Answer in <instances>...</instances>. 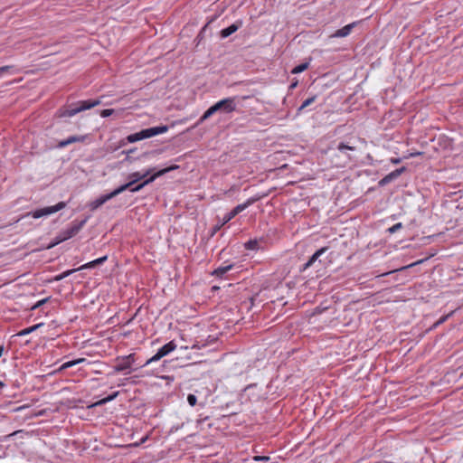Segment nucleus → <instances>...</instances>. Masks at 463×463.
<instances>
[{
	"mask_svg": "<svg viewBox=\"0 0 463 463\" xmlns=\"http://www.w3.org/2000/svg\"><path fill=\"white\" fill-rule=\"evenodd\" d=\"M179 165H172L166 168L161 169L155 173L150 177L145 179L142 183L137 184L138 181L146 178L152 171L153 169H148L145 173L141 174L139 172L132 173L129 175V181L122 185L118 186V194H121L122 192L126 190H129L130 192H137L141 190L145 185L154 182L157 177L164 175L165 174L178 169Z\"/></svg>",
	"mask_w": 463,
	"mask_h": 463,
	"instance_id": "obj_1",
	"label": "nucleus"
},
{
	"mask_svg": "<svg viewBox=\"0 0 463 463\" xmlns=\"http://www.w3.org/2000/svg\"><path fill=\"white\" fill-rule=\"evenodd\" d=\"M356 147L344 142H340L335 149V165L337 167H345L356 159Z\"/></svg>",
	"mask_w": 463,
	"mask_h": 463,
	"instance_id": "obj_2",
	"label": "nucleus"
},
{
	"mask_svg": "<svg viewBox=\"0 0 463 463\" xmlns=\"http://www.w3.org/2000/svg\"><path fill=\"white\" fill-rule=\"evenodd\" d=\"M144 366V363L138 362L135 353L126 354L121 352L118 354V373L128 374Z\"/></svg>",
	"mask_w": 463,
	"mask_h": 463,
	"instance_id": "obj_3",
	"label": "nucleus"
},
{
	"mask_svg": "<svg viewBox=\"0 0 463 463\" xmlns=\"http://www.w3.org/2000/svg\"><path fill=\"white\" fill-rule=\"evenodd\" d=\"M101 103H104L101 99L80 100L77 103L70 104L68 107L60 109L58 116L60 118L72 117L79 112L90 109Z\"/></svg>",
	"mask_w": 463,
	"mask_h": 463,
	"instance_id": "obj_4",
	"label": "nucleus"
},
{
	"mask_svg": "<svg viewBox=\"0 0 463 463\" xmlns=\"http://www.w3.org/2000/svg\"><path fill=\"white\" fill-rule=\"evenodd\" d=\"M167 130H168V126H166V125L152 127V128L142 129L139 132L128 135L127 137V140L129 143H133V142H137V141H139L142 139L155 137L156 135L165 133Z\"/></svg>",
	"mask_w": 463,
	"mask_h": 463,
	"instance_id": "obj_5",
	"label": "nucleus"
},
{
	"mask_svg": "<svg viewBox=\"0 0 463 463\" xmlns=\"http://www.w3.org/2000/svg\"><path fill=\"white\" fill-rule=\"evenodd\" d=\"M87 222V218L82 221H74L71 222V225L60 232V241H65L72 237H74L85 225Z\"/></svg>",
	"mask_w": 463,
	"mask_h": 463,
	"instance_id": "obj_6",
	"label": "nucleus"
},
{
	"mask_svg": "<svg viewBox=\"0 0 463 463\" xmlns=\"http://www.w3.org/2000/svg\"><path fill=\"white\" fill-rule=\"evenodd\" d=\"M67 203L65 202H60L53 206H48L33 211L29 213L28 215H31L34 219H38L57 213L58 211L64 209Z\"/></svg>",
	"mask_w": 463,
	"mask_h": 463,
	"instance_id": "obj_7",
	"label": "nucleus"
},
{
	"mask_svg": "<svg viewBox=\"0 0 463 463\" xmlns=\"http://www.w3.org/2000/svg\"><path fill=\"white\" fill-rule=\"evenodd\" d=\"M120 430H126L128 435H127L126 440H123L122 443H118V445H117L118 449L137 448L140 444L144 443L148 438L147 436H145V437L141 438L138 441L137 440L133 441L134 432L132 430L124 429L122 427H120Z\"/></svg>",
	"mask_w": 463,
	"mask_h": 463,
	"instance_id": "obj_8",
	"label": "nucleus"
},
{
	"mask_svg": "<svg viewBox=\"0 0 463 463\" xmlns=\"http://www.w3.org/2000/svg\"><path fill=\"white\" fill-rule=\"evenodd\" d=\"M176 348V345L174 341H170L165 345H163L161 348L158 349L156 354H154L151 358L147 359L144 365H148L149 364L153 362L159 361L164 356L167 355L171 352H173Z\"/></svg>",
	"mask_w": 463,
	"mask_h": 463,
	"instance_id": "obj_9",
	"label": "nucleus"
},
{
	"mask_svg": "<svg viewBox=\"0 0 463 463\" xmlns=\"http://www.w3.org/2000/svg\"><path fill=\"white\" fill-rule=\"evenodd\" d=\"M107 260V256H103L101 258H99L97 260H94L90 262H88L84 265H82L81 267H80L79 269H69V270H66L59 275H57L55 278H54V280L56 281H60L65 278H67L68 276H70L71 274L78 271V270H80V269H89V268H93L95 267L96 265L98 264H101L103 263L105 260Z\"/></svg>",
	"mask_w": 463,
	"mask_h": 463,
	"instance_id": "obj_10",
	"label": "nucleus"
},
{
	"mask_svg": "<svg viewBox=\"0 0 463 463\" xmlns=\"http://www.w3.org/2000/svg\"><path fill=\"white\" fill-rule=\"evenodd\" d=\"M258 200H259V198L251 197V198H249L244 203L238 204L237 206H235L230 213L225 214V216L223 217V222H222V225L230 222L237 214H239L241 212L245 210L248 206L251 205Z\"/></svg>",
	"mask_w": 463,
	"mask_h": 463,
	"instance_id": "obj_11",
	"label": "nucleus"
},
{
	"mask_svg": "<svg viewBox=\"0 0 463 463\" xmlns=\"http://www.w3.org/2000/svg\"><path fill=\"white\" fill-rule=\"evenodd\" d=\"M218 111L222 114H230L236 110L235 97H230L216 102Z\"/></svg>",
	"mask_w": 463,
	"mask_h": 463,
	"instance_id": "obj_12",
	"label": "nucleus"
},
{
	"mask_svg": "<svg viewBox=\"0 0 463 463\" xmlns=\"http://www.w3.org/2000/svg\"><path fill=\"white\" fill-rule=\"evenodd\" d=\"M407 170L405 166H402L401 168L395 169L390 174L386 175L383 178L379 181L380 186H384L393 180L397 179L402 173Z\"/></svg>",
	"mask_w": 463,
	"mask_h": 463,
	"instance_id": "obj_13",
	"label": "nucleus"
},
{
	"mask_svg": "<svg viewBox=\"0 0 463 463\" xmlns=\"http://www.w3.org/2000/svg\"><path fill=\"white\" fill-rule=\"evenodd\" d=\"M243 25V22L241 20H237L235 23L231 24L230 26L221 30L220 37L222 39H225L237 32Z\"/></svg>",
	"mask_w": 463,
	"mask_h": 463,
	"instance_id": "obj_14",
	"label": "nucleus"
},
{
	"mask_svg": "<svg viewBox=\"0 0 463 463\" xmlns=\"http://www.w3.org/2000/svg\"><path fill=\"white\" fill-rule=\"evenodd\" d=\"M116 196V189L111 191L110 193L101 195L93 202L90 203V207L91 210H95L104 204L108 200L112 199Z\"/></svg>",
	"mask_w": 463,
	"mask_h": 463,
	"instance_id": "obj_15",
	"label": "nucleus"
},
{
	"mask_svg": "<svg viewBox=\"0 0 463 463\" xmlns=\"http://www.w3.org/2000/svg\"><path fill=\"white\" fill-rule=\"evenodd\" d=\"M328 250L327 247H322L319 250H317L310 258L309 260L300 268V271H305L309 267H311L317 260L318 258L324 254Z\"/></svg>",
	"mask_w": 463,
	"mask_h": 463,
	"instance_id": "obj_16",
	"label": "nucleus"
},
{
	"mask_svg": "<svg viewBox=\"0 0 463 463\" xmlns=\"http://www.w3.org/2000/svg\"><path fill=\"white\" fill-rule=\"evenodd\" d=\"M357 23L356 22H354L352 24H349L344 27H342L341 29H338L336 30L332 35L331 37L333 38H343V37H346L347 35H349L352 32V30L356 26Z\"/></svg>",
	"mask_w": 463,
	"mask_h": 463,
	"instance_id": "obj_17",
	"label": "nucleus"
},
{
	"mask_svg": "<svg viewBox=\"0 0 463 463\" xmlns=\"http://www.w3.org/2000/svg\"><path fill=\"white\" fill-rule=\"evenodd\" d=\"M85 139L82 136H71L67 139L61 140L58 143L56 147L58 148H63L71 144H73L75 142H83Z\"/></svg>",
	"mask_w": 463,
	"mask_h": 463,
	"instance_id": "obj_18",
	"label": "nucleus"
},
{
	"mask_svg": "<svg viewBox=\"0 0 463 463\" xmlns=\"http://www.w3.org/2000/svg\"><path fill=\"white\" fill-rule=\"evenodd\" d=\"M233 267V264H229L226 266H220L217 269H215L211 274L217 278H222L223 275L231 270Z\"/></svg>",
	"mask_w": 463,
	"mask_h": 463,
	"instance_id": "obj_19",
	"label": "nucleus"
},
{
	"mask_svg": "<svg viewBox=\"0 0 463 463\" xmlns=\"http://www.w3.org/2000/svg\"><path fill=\"white\" fill-rule=\"evenodd\" d=\"M217 105L216 103H214L213 105H212L203 114V116L200 118L199 121H198V124L200 123H203V121H205L206 119H208L210 117H212L213 114L219 112L218 111V108H216Z\"/></svg>",
	"mask_w": 463,
	"mask_h": 463,
	"instance_id": "obj_20",
	"label": "nucleus"
},
{
	"mask_svg": "<svg viewBox=\"0 0 463 463\" xmlns=\"http://www.w3.org/2000/svg\"><path fill=\"white\" fill-rule=\"evenodd\" d=\"M136 150L135 149H129L128 151L122 150L121 152L118 153V159H120V163H123L124 161L128 160L131 157L130 154H133Z\"/></svg>",
	"mask_w": 463,
	"mask_h": 463,
	"instance_id": "obj_21",
	"label": "nucleus"
},
{
	"mask_svg": "<svg viewBox=\"0 0 463 463\" xmlns=\"http://www.w3.org/2000/svg\"><path fill=\"white\" fill-rule=\"evenodd\" d=\"M309 66V62L308 61H306V62H302L297 66H295L292 71H291V73L292 74H298V73H300V72H303L304 71H306Z\"/></svg>",
	"mask_w": 463,
	"mask_h": 463,
	"instance_id": "obj_22",
	"label": "nucleus"
},
{
	"mask_svg": "<svg viewBox=\"0 0 463 463\" xmlns=\"http://www.w3.org/2000/svg\"><path fill=\"white\" fill-rule=\"evenodd\" d=\"M316 99H317V96L314 95L310 98H307L306 100H304L303 103L301 104V106L298 109V113H300L304 109H306L307 107L311 105L313 102H315Z\"/></svg>",
	"mask_w": 463,
	"mask_h": 463,
	"instance_id": "obj_23",
	"label": "nucleus"
},
{
	"mask_svg": "<svg viewBox=\"0 0 463 463\" xmlns=\"http://www.w3.org/2000/svg\"><path fill=\"white\" fill-rule=\"evenodd\" d=\"M41 326H42V324H37V325L32 326L30 327L24 328L22 331H20L17 334V335L21 336V335H25L31 334L32 332L35 331Z\"/></svg>",
	"mask_w": 463,
	"mask_h": 463,
	"instance_id": "obj_24",
	"label": "nucleus"
},
{
	"mask_svg": "<svg viewBox=\"0 0 463 463\" xmlns=\"http://www.w3.org/2000/svg\"><path fill=\"white\" fill-rule=\"evenodd\" d=\"M259 247V241L257 240H250L245 243V249L246 250H257Z\"/></svg>",
	"mask_w": 463,
	"mask_h": 463,
	"instance_id": "obj_25",
	"label": "nucleus"
},
{
	"mask_svg": "<svg viewBox=\"0 0 463 463\" xmlns=\"http://www.w3.org/2000/svg\"><path fill=\"white\" fill-rule=\"evenodd\" d=\"M83 361H84V359H78V360H72V361L66 362L61 366L60 370H64L66 368L71 367L79 363L83 362Z\"/></svg>",
	"mask_w": 463,
	"mask_h": 463,
	"instance_id": "obj_26",
	"label": "nucleus"
},
{
	"mask_svg": "<svg viewBox=\"0 0 463 463\" xmlns=\"http://www.w3.org/2000/svg\"><path fill=\"white\" fill-rule=\"evenodd\" d=\"M402 228V222H398V223H396V224L392 225V227H390V228L387 230V232H388L389 233L392 234V233H394V232H398L399 230H401Z\"/></svg>",
	"mask_w": 463,
	"mask_h": 463,
	"instance_id": "obj_27",
	"label": "nucleus"
},
{
	"mask_svg": "<svg viewBox=\"0 0 463 463\" xmlns=\"http://www.w3.org/2000/svg\"><path fill=\"white\" fill-rule=\"evenodd\" d=\"M187 402L189 403V405L191 406H195L196 405V402H197V398L194 394H188L187 396Z\"/></svg>",
	"mask_w": 463,
	"mask_h": 463,
	"instance_id": "obj_28",
	"label": "nucleus"
},
{
	"mask_svg": "<svg viewBox=\"0 0 463 463\" xmlns=\"http://www.w3.org/2000/svg\"><path fill=\"white\" fill-rule=\"evenodd\" d=\"M114 112V109H102L99 114L102 118H106V117H109L110 115H112Z\"/></svg>",
	"mask_w": 463,
	"mask_h": 463,
	"instance_id": "obj_29",
	"label": "nucleus"
},
{
	"mask_svg": "<svg viewBox=\"0 0 463 463\" xmlns=\"http://www.w3.org/2000/svg\"><path fill=\"white\" fill-rule=\"evenodd\" d=\"M50 298H43L40 301H38L36 304H34L33 307H32V309H36L38 307H40L41 306H43V304L47 303L49 301Z\"/></svg>",
	"mask_w": 463,
	"mask_h": 463,
	"instance_id": "obj_30",
	"label": "nucleus"
},
{
	"mask_svg": "<svg viewBox=\"0 0 463 463\" xmlns=\"http://www.w3.org/2000/svg\"><path fill=\"white\" fill-rule=\"evenodd\" d=\"M61 241H60V233L54 238L53 241L51 242V244L49 245L48 248H52L56 245H58L59 243H61Z\"/></svg>",
	"mask_w": 463,
	"mask_h": 463,
	"instance_id": "obj_31",
	"label": "nucleus"
},
{
	"mask_svg": "<svg viewBox=\"0 0 463 463\" xmlns=\"http://www.w3.org/2000/svg\"><path fill=\"white\" fill-rule=\"evenodd\" d=\"M122 345L125 346V345H127V344L123 340H120V338H118V354L122 352L121 351Z\"/></svg>",
	"mask_w": 463,
	"mask_h": 463,
	"instance_id": "obj_32",
	"label": "nucleus"
},
{
	"mask_svg": "<svg viewBox=\"0 0 463 463\" xmlns=\"http://www.w3.org/2000/svg\"><path fill=\"white\" fill-rule=\"evenodd\" d=\"M116 397V392L110 394L108 398L101 400L100 402H97L96 404H101L104 403L106 401H110Z\"/></svg>",
	"mask_w": 463,
	"mask_h": 463,
	"instance_id": "obj_33",
	"label": "nucleus"
},
{
	"mask_svg": "<svg viewBox=\"0 0 463 463\" xmlns=\"http://www.w3.org/2000/svg\"><path fill=\"white\" fill-rule=\"evenodd\" d=\"M132 333L130 331H123V332H118V339L121 336L126 337L130 335Z\"/></svg>",
	"mask_w": 463,
	"mask_h": 463,
	"instance_id": "obj_34",
	"label": "nucleus"
},
{
	"mask_svg": "<svg viewBox=\"0 0 463 463\" xmlns=\"http://www.w3.org/2000/svg\"><path fill=\"white\" fill-rule=\"evenodd\" d=\"M12 68V66H3V67H0V71L1 73H5V72H7L10 69Z\"/></svg>",
	"mask_w": 463,
	"mask_h": 463,
	"instance_id": "obj_35",
	"label": "nucleus"
},
{
	"mask_svg": "<svg viewBox=\"0 0 463 463\" xmlns=\"http://www.w3.org/2000/svg\"><path fill=\"white\" fill-rule=\"evenodd\" d=\"M222 227V224L221 225H215L213 228V231H212V233H211V236H213Z\"/></svg>",
	"mask_w": 463,
	"mask_h": 463,
	"instance_id": "obj_36",
	"label": "nucleus"
},
{
	"mask_svg": "<svg viewBox=\"0 0 463 463\" xmlns=\"http://www.w3.org/2000/svg\"><path fill=\"white\" fill-rule=\"evenodd\" d=\"M451 314H449L447 316H444L442 317H440V319L437 322V325H440L442 324L443 322H445L447 320V318L450 316Z\"/></svg>",
	"mask_w": 463,
	"mask_h": 463,
	"instance_id": "obj_37",
	"label": "nucleus"
},
{
	"mask_svg": "<svg viewBox=\"0 0 463 463\" xmlns=\"http://www.w3.org/2000/svg\"><path fill=\"white\" fill-rule=\"evenodd\" d=\"M208 24L204 25V27L200 31L199 34L197 35V38H203V33L206 30Z\"/></svg>",
	"mask_w": 463,
	"mask_h": 463,
	"instance_id": "obj_38",
	"label": "nucleus"
},
{
	"mask_svg": "<svg viewBox=\"0 0 463 463\" xmlns=\"http://www.w3.org/2000/svg\"><path fill=\"white\" fill-rule=\"evenodd\" d=\"M402 159L401 158H391V162L394 165H397L399 163H401Z\"/></svg>",
	"mask_w": 463,
	"mask_h": 463,
	"instance_id": "obj_39",
	"label": "nucleus"
},
{
	"mask_svg": "<svg viewBox=\"0 0 463 463\" xmlns=\"http://www.w3.org/2000/svg\"><path fill=\"white\" fill-rule=\"evenodd\" d=\"M423 261H424V260H418V261H416V262H414V263H412V264H411V265H409V266L405 267V269L410 268V267H412V266H415V265H417V264H420V263H422Z\"/></svg>",
	"mask_w": 463,
	"mask_h": 463,
	"instance_id": "obj_40",
	"label": "nucleus"
},
{
	"mask_svg": "<svg viewBox=\"0 0 463 463\" xmlns=\"http://www.w3.org/2000/svg\"><path fill=\"white\" fill-rule=\"evenodd\" d=\"M421 154H422L421 152L411 153V156L414 157V156H420V155H421Z\"/></svg>",
	"mask_w": 463,
	"mask_h": 463,
	"instance_id": "obj_41",
	"label": "nucleus"
},
{
	"mask_svg": "<svg viewBox=\"0 0 463 463\" xmlns=\"http://www.w3.org/2000/svg\"><path fill=\"white\" fill-rule=\"evenodd\" d=\"M297 84H298V81L291 83L290 86H289V89L296 88Z\"/></svg>",
	"mask_w": 463,
	"mask_h": 463,
	"instance_id": "obj_42",
	"label": "nucleus"
},
{
	"mask_svg": "<svg viewBox=\"0 0 463 463\" xmlns=\"http://www.w3.org/2000/svg\"><path fill=\"white\" fill-rule=\"evenodd\" d=\"M125 144H126V142H125L124 140H121V141H120V144L118 146V149L119 147H121L122 146H124Z\"/></svg>",
	"mask_w": 463,
	"mask_h": 463,
	"instance_id": "obj_43",
	"label": "nucleus"
},
{
	"mask_svg": "<svg viewBox=\"0 0 463 463\" xmlns=\"http://www.w3.org/2000/svg\"><path fill=\"white\" fill-rule=\"evenodd\" d=\"M4 352V345H0V357L2 356Z\"/></svg>",
	"mask_w": 463,
	"mask_h": 463,
	"instance_id": "obj_44",
	"label": "nucleus"
},
{
	"mask_svg": "<svg viewBox=\"0 0 463 463\" xmlns=\"http://www.w3.org/2000/svg\"><path fill=\"white\" fill-rule=\"evenodd\" d=\"M315 313H321V309L319 307H317Z\"/></svg>",
	"mask_w": 463,
	"mask_h": 463,
	"instance_id": "obj_45",
	"label": "nucleus"
},
{
	"mask_svg": "<svg viewBox=\"0 0 463 463\" xmlns=\"http://www.w3.org/2000/svg\"><path fill=\"white\" fill-rule=\"evenodd\" d=\"M4 386H5V383L0 381V389L3 388Z\"/></svg>",
	"mask_w": 463,
	"mask_h": 463,
	"instance_id": "obj_46",
	"label": "nucleus"
},
{
	"mask_svg": "<svg viewBox=\"0 0 463 463\" xmlns=\"http://www.w3.org/2000/svg\"><path fill=\"white\" fill-rule=\"evenodd\" d=\"M249 98H250V96H244V97H242V99H249Z\"/></svg>",
	"mask_w": 463,
	"mask_h": 463,
	"instance_id": "obj_47",
	"label": "nucleus"
},
{
	"mask_svg": "<svg viewBox=\"0 0 463 463\" xmlns=\"http://www.w3.org/2000/svg\"><path fill=\"white\" fill-rule=\"evenodd\" d=\"M124 384H125V383H122V385H124ZM119 385H121V383H117V386H119Z\"/></svg>",
	"mask_w": 463,
	"mask_h": 463,
	"instance_id": "obj_48",
	"label": "nucleus"
},
{
	"mask_svg": "<svg viewBox=\"0 0 463 463\" xmlns=\"http://www.w3.org/2000/svg\"><path fill=\"white\" fill-rule=\"evenodd\" d=\"M119 435H123V431H119Z\"/></svg>",
	"mask_w": 463,
	"mask_h": 463,
	"instance_id": "obj_49",
	"label": "nucleus"
}]
</instances>
